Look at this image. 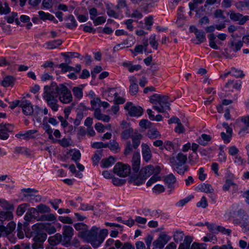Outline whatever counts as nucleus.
<instances>
[{"label": "nucleus", "instance_id": "nucleus-1", "mask_svg": "<svg viewBox=\"0 0 249 249\" xmlns=\"http://www.w3.org/2000/svg\"><path fill=\"white\" fill-rule=\"evenodd\" d=\"M44 98L47 103L48 105L54 111L58 109L59 105L57 97L59 90V85L53 82L50 85L45 86L44 88Z\"/></svg>", "mask_w": 249, "mask_h": 249}, {"label": "nucleus", "instance_id": "nucleus-2", "mask_svg": "<svg viewBox=\"0 0 249 249\" xmlns=\"http://www.w3.org/2000/svg\"><path fill=\"white\" fill-rule=\"evenodd\" d=\"M149 101L154 105L153 109L158 112L163 113L166 110H171L168 96L154 94L150 97Z\"/></svg>", "mask_w": 249, "mask_h": 249}, {"label": "nucleus", "instance_id": "nucleus-3", "mask_svg": "<svg viewBox=\"0 0 249 249\" xmlns=\"http://www.w3.org/2000/svg\"><path fill=\"white\" fill-rule=\"evenodd\" d=\"M157 166L154 167L152 165H148L142 168L139 173V176H131L130 181L133 182L134 185H139L144 182L145 179L155 173Z\"/></svg>", "mask_w": 249, "mask_h": 249}, {"label": "nucleus", "instance_id": "nucleus-4", "mask_svg": "<svg viewBox=\"0 0 249 249\" xmlns=\"http://www.w3.org/2000/svg\"><path fill=\"white\" fill-rule=\"evenodd\" d=\"M99 229L96 227H93L90 230L83 231L79 232L78 236L88 243L91 244L94 248L99 247L97 241L98 240V233Z\"/></svg>", "mask_w": 249, "mask_h": 249}, {"label": "nucleus", "instance_id": "nucleus-5", "mask_svg": "<svg viewBox=\"0 0 249 249\" xmlns=\"http://www.w3.org/2000/svg\"><path fill=\"white\" fill-rule=\"evenodd\" d=\"M36 225L32 227L33 231L31 232V235L33 237V240L35 242L32 246L33 249L43 248L42 244L47 238L46 233L37 231L36 230Z\"/></svg>", "mask_w": 249, "mask_h": 249}, {"label": "nucleus", "instance_id": "nucleus-6", "mask_svg": "<svg viewBox=\"0 0 249 249\" xmlns=\"http://www.w3.org/2000/svg\"><path fill=\"white\" fill-rule=\"evenodd\" d=\"M58 97L60 102L65 104L70 103L73 99L71 90L64 84H59Z\"/></svg>", "mask_w": 249, "mask_h": 249}, {"label": "nucleus", "instance_id": "nucleus-7", "mask_svg": "<svg viewBox=\"0 0 249 249\" xmlns=\"http://www.w3.org/2000/svg\"><path fill=\"white\" fill-rule=\"evenodd\" d=\"M142 136L141 134H136L134 136H132L133 143L131 144L130 141H127L126 143V147L124 151V154L127 155L130 154L134 149H137L140 144V140Z\"/></svg>", "mask_w": 249, "mask_h": 249}, {"label": "nucleus", "instance_id": "nucleus-8", "mask_svg": "<svg viewBox=\"0 0 249 249\" xmlns=\"http://www.w3.org/2000/svg\"><path fill=\"white\" fill-rule=\"evenodd\" d=\"M114 173L121 177H125L130 173V167L121 162L116 164L113 168Z\"/></svg>", "mask_w": 249, "mask_h": 249}, {"label": "nucleus", "instance_id": "nucleus-9", "mask_svg": "<svg viewBox=\"0 0 249 249\" xmlns=\"http://www.w3.org/2000/svg\"><path fill=\"white\" fill-rule=\"evenodd\" d=\"M63 245L68 247L70 245L71 240L73 235V230L71 227L67 225L63 226Z\"/></svg>", "mask_w": 249, "mask_h": 249}, {"label": "nucleus", "instance_id": "nucleus-10", "mask_svg": "<svg viewBox=\"0 0 249 249\" xmlns=\"http://www.w3.org/2000/svg\"><path fill=\"white\" fill-rule=\"evenodd\" d=\"M124 108L128 111V114L132 117L140 116L143 112V109L141 107L132 106L131 103H127Z\"/></svg>", "mask_w": 249, "mask_h": 249}, {"label": "nucleus", "instance_id": "nucleus-11", "mask_svg": "<svg viewBox=\"0 0 249 249\" xmlns=\"http://www.w3.org/2000/svg\"><path fill=\"white\" fill-rule=\"evenodd\" d=\"M176 158L178 162H177L175 157H174L170 158V162L173 166H177V168H178L179 167H181L187 160L186 155H184L181 153H178L177 156Z\"/></svg>", "mask_w": 249, "mask_h": 249}, {"label": "nucleus", "instance_id": "nucleus-12", "mask_svg": "<svg viewBox=\"0 0 249 249\" xmlns=\"http://www.w3.org/2000/svg\"><path fill=\"white\" fill-rule=\"evenodd\" d=\"M19 107L22 108V112L25 115H32L34 113V109L31 103L25 99L20 101Z\"/></svg>", "mask_w": 249, "mask_h": 249}, {"label": "nucleus", "instance_id": "nucleus-13", "mask_svg": "<svg viewBox=\"0 0 249 249\" xmlns=\"http://www.w3.org/2000/svg\"><path fill=\"white\" fill-rule=\"evenodd\" d=\"M230 18L232 21H239L240 25H243L247 20H249V16H243L241 14L236 13L233 11H231Z\"/></svg>", "mask_w": 249, "mask_h": 249}, {"label": "nucleus", "instance_id": "nucleus-14", "mask_svg": "<svg viewBox=\"0 0 249 249\" xmlns=\"http://www.w3.org/2000/svg\"><path fill=\"white\" fill-rule=\"evenodd\" d=\"M169 237L165 233L160 234L159 238L153 242V245L158 248H162L169 240Z\"/></svg>", "mask_w": 249, "mask_h": 249}, {"label": "nucleus", "instance_id": "nucleus-15", "mask_svg": "<svg viewBox=\"0 0 249 249\" xmlns=\"http://www.w3.org/2000/svg\"><path fill=\"white\" fill-rule=\"evenodd\" d=\"M140 155L138 152H134L132 160V167L133 171L138 173L140 170Z\"/></svg>", "mask_w": 249, "mask_h": 249}, {"label": "nucleus", "instance_id": "nucleus-16", "mask_svg": "<svg viewBox=\"0 0 249 249\" xmlns=\"http://www.w3.org/2000/svg\"><path fill=\"white\" fill-rule=\"evenodd\" d=\"M37 213L36 209L34 208H31L29 209L28 212L26 213L24 216V220L25 222L23 224V226L25 228L24 231L26 232L27 226L29 225V223L32 221L34 216L33 214Z\"/></svg>", "mask_w": 249, "mask_h": 249}, {"label": "nucleus", "instance_id": "nucleus-17", "mask_svg": "<svg viewBox=\"0 0 249 249\" xmlns=\"http://www.w3.org/2000/svg\"><path fill=\"white\" fill-rule=\"evenodd\" d=\"M63 239L62 235L57 233L53 236L50 237L48 239V242L52 246H55L59 243H61L63 245Z\"/></svg>", "mask_w": 249, "mask_h": 249}, {"label": "nucleus", "instance_id": "nucleus-18", "mask_svg": "<svg viewBox=\"0 0 249 249\" xmlns=\"http://www.w3.org/2000/svg\"><path fill=\"white\" fill-rule=\"evenodd\" d=\"M160 172V168L157 166V169H156L155 173L151 177L146 183L147 187L151 186L154 183L161 180V178L159 176V174Z\"/></svg>", "mask_w": 249, "mask_h": 249}, {"label": "nucleus", "instance_id": "nucleus-19", "mask_svg": "<svg viewBox=\"0 0 249 249\" xmlns=\"http://www.w3.org/2000/svg\"><path fill=\"white\" fill-rule=\"evenodd\" d=\"M93 114L94 117L98 120H101L104 122H108L110 119L109 116L101 113L100 108H96L94 109Z\"/></svg>", "mask_w": 249, "mask_h": 249}, {"label": "nucleus", "instance_id": "nucleus-20", "mask_svg": "<svg viewBox=\"0 0 249 249\" xmlns=\"http://www.w3.org/2000/svg\"><path fill=\"white\" fill-rule=\"evenodd\" d=\"M176 177L172 174L163 177V181L171 189L173 188V185L176 183Z\"/></svg>", "mask_w": 249, "mask_h": 249}, {"label": "nucleus", "instance_id": "nucleus-21", "mask_svg": "<svg viewBox=\"0 0 249 249\" xmlns=\"http://www.w3.org/2000/svg\"><path fill=\"white\" fill-rule=\"evenodd\" d=\"M65 26L69 29H73L76 27L77 22L74 17L72 15H69L65 19Z\"/></svg>", "mask_w": 249, "mask_h": 249}, {"label": "nucleus", "instance_id": "nucleus-22", "mask_svg": "<svg viewBox=\"0 0 249 249\" xmlns=\"http://www.w3.org/2000/svg\"><path fill=\"white\" fill-rule=\"evenodd\" d=\"M16 225V223L14 221L10 222L6 227L0 225V231L2 232H5L7 234H10L15 230Z\"/></svg>", "mask_w": 249, "mask_h": 249}, {"label": "nucleus", "instance_id": "nucleus-23", "mask_svg": "<svg viewBox=\"0 0 249 249\" xmlns=\"http://www.w3.org/2000/svg\"><path fill=\"white\" fill-rule=\"evenodd\" d=\"M142 146L143 158L145 161H148L151 159L152 157L150 149L146 144L142 143Z\"/></svg>", "mask_w": 249, "mask_h": 249}, {"label": "nucleus", "instance_id": "nucleus-24", "mask_svg": "<svg viewBox=\"0 0 249 249\" xmlns=\"http://www.w3.org/2000/svg\"><path fill=\"white\" fill-rule=\"evenodd\" d=\"M129 80L130 82L129 92L132 95H135L138 90L137 80L134 76H131L130 77Z\"/></svg>", "mask_w": 249, "mask_h": 249}, {"label": "nucleus", "instance_id": "nucleus-25", "mask_svg": "<svg viewBox=\"0 0 249 249\" xmlns=\"http://www.w3.org/2000/svg\"><path fill=\"white\" fill-rule=\"evenodd\" d=\"M37 132V131L36 130H30L24 133L18 134L16 135V137L19 139H23L25 140L33 139L34 138L33 135Z\"/></svg>", "mask_w": 249, "mask_h": 249}, {"label": "nucleus", "instance_id": "nucleus-26", "mask_svg": "<svg viewBox=\"0 0 249 249\" xmlns=\"http://www.w3.org/2000/svg\"><path fill=\"white\" fill-rule=\"evenodd\" d=\"M13 218L12 212L10 211L0 212V224L2 223L4 221L10 220Z\"/></svg>", "mask_w": 249, "mask_h": 249}, {"label": "nucleus", "instance_id": "nucleus-27", "mask_svg": "<svg viewBox=\"0 0 249 249\" xmlns=\"http://www.w3.org/2000/svg\"><path fill=\"white\" fill-rule=\"evenodd\" d=\"M115 161V158L112 156H110L107 159H104L102 160V166L104 168H107L109 166L113 164Z\"/></svg>", "mask_w": 249, "mask_h": 249}, {"label": "nucleus", "instance_id": "nucleus-28", "mask_svg": "<svg viewBox=\"0 0 249 249\" xmlns=\"http://www.w3.org/2000/svg\"><path fill=\"white\" fill-rule=\"evenodd\" d=\"M241 86V82H234V80H230L226 83L225 87L228 89L232 88L238 89L240 88Z\"/></svg>", "mask_w": 249, "mask_h": 249}, {"label": "nucleus", "instance_id": "nucleus-29", "mask_svg": "<svg viewBox=\"0 0 249 249\" xmlns=\"http://www.w3.org/2000/svg\"><path fill=\"white\" fill-rule=\"evenodd\" d=\"M62 43V41L60 39L54 40L51 41L47 42L46 44L47 48L49 49H53L57 48L58 46L61 45Z\"/></svg>", "mask_w": 249, "mask_h": 249}, {"label": "nucleus", "instance_id": "nucleus-30", "mask_svg": "<svg viewBox=\"0 0 249 249\" xmlns=\"http://www.w3.org/2000/svg\"><path fill=\"white\" fill-rule=\"evenodd\" d=\"M14 82V78L12 76H7L1 81V84L4 87H7L12 86Z\"/></svg>", "mask_w": 249, "mask_h": 249}, {"label": "nucleus", "instance_id": "nucleus-31", "mask_svg": "<svg viewBox=\"0 0 249 249\" xmlns=\"http://www.w3.org/2000/svg\"><path fill=\"white\" fill-rule=\"evenodd\" d=\"M72 91L74 97L78 99L83 97V89L79 87H74L72 89Z\"/></svg>", "mask_w": 249, "mask_h": 249}, {"label": "nucleus", "instance_id": "nucleus-32", "mask_svg": "<svg viewBox=\"0 0 249 249\" xmlns=\"http://www.w3.org/2000/svg\"><path fill=\"white\" fill-rule=\"evenodd\" d=\"M230 46L234 52H237L243 46V42L242 41H238L237 42L232 41L230 43Z\"/></svg>", "mask_w": 249, "mask_h": 249}, {"label": "nucleus", "instance_id": "nucleus-33", "mask_svg": "<svg viewBox=\"0 0 249 249\" xmlns=\"http://www.w3.org/2000/svg\"><path fill=\"white\" fill-rule=\"evenodd\" d=\"M108 234V231L106 229H103L100 231L99 235H98V240L97 241L98 244H99V247L101 244V243L104 240L106 236Z\"/></svg>", "mask_w": 249, "mask_h": 249}, {"label": "nucleus", "instance_id": "nucleus-34", "mask_svg": "<svg viewBox=\"0 0 249 249\" xmlns=\"http://www.w3.org/2000/svg\"><path fill=\"white\" fill-rule=\"evenodd\" d=\"M199 190L202 192L206 193H213V189L211 187V185L209 184L203 183L199 188Z\"/></svg>", "mask_w": 249, "mask_h": 249}, {"label": "nucleus", "instance_id": "nucleus-35", "mask_svg": "<svg viewBox=\"0 0 249 249\" xmlns=\"http://www.w3.org/2000/svg\"><path fill=\"white\" fill-rule=\"evenodd\" d=\"M133 133V129L132 128L126 129L121 133V138L124 140L128 139L129 137H131Z\"/></svg>", "mask_w": 249, "mask_h": 249}, {"label": "nucleus", "instance_id": "nucleus-36", "mask_svg": "<svg viewBox=\"0 0 249 249\" xmlns=\"http://www.w3.org/2000/svg\"><path fill=\"white\" fill-rule=\"evenodd\" d=\"M102 157V150H97L95 154L94 155L93 157L92 158L93 162L95 165H97L99 162L100 160Z\"/></svg>", "mask_w": 249, "mask_h": 249}, {"label": "nucleus", "instance_id": "nucleus-37", "mask_svg": "<svg viewBox=\"0 0 249 249\" xmlns=\"http://www.w3.org/2000/svg\"><path fill=\"white\" fill-rule=\"evenodd\" d=\"M58 67L61 69V71L62 72L71 71L74 70V67H71L68 65V64L64 63L59 64Z\"/></svg>", "mask_w": 249, "mask_h": 249}, {"label": "nucleus", "instance_id": "nucleus-38", "mask_svg": "<svg viewBox=\"0 0 249 249\" xmlns=\"http://www.w3.org/2000/svg\"><path fill=\"white\" fill-rule=\"evenodd\" d=\"M148 137L151 139L158 138L160 136V132L156 129H151L148 131Z\"/></svg>", "mask_w": 249, "mask_h": 249}, {"label": "nucleus", "instance_id": "nucleus-39", "mask_svg": "<svg viewBox=\"0 0 249 249\" xmlns=\"http://www.w3.org/2000/svg\"><path fill=\"white\" fill-rule=\"evenodd\" d=\"M196 38L199 41L198 43H201L204 41L205 40V33L202 30H198L197 33L195 34Z\"/></svg>", "mask_w": 249, "mask_h": 249}, {"label": "nucleus", "instance_id": "nucleus-40", "mask_svg": "<svg viewBox=\"0 0 249 249\" xmlns=\"http://www.w3.org/2000/svg\"><path fill=\"white\" fill-rule=\"evenodd\" d=\"M184 237V234L182 231H177L174 235V239L177 243L180 242L182 240Z\"/></svg>", "mask_w": 249, "mask_h": 249}, {"label": "nucleus", "instance_id": "nucleus-41", "mask_svg": "<svg viewBox=\"0 0 249 249\" xmlns=\"http://www.w3.org/2000/svg\"><path fill=\"white\" fill-rule=\"evenodd\" d=\"M37 209L40 213H48L51 211V209L48 206L43 204L38 205Z\"/></svg>", "mask_w": 249, "mask_h": 249}, {"label": "nucleus", "instance_id": "nucleus-42", "mask_svg": "<svg viewBox=\"0 0 249 249\" xmlns=\"http://www.w3.org/2000/svg\"><path fill=\"white\" fill-rule=\"evenodd\" d=\"M10 12V9L9 7L7 2H5L3 5L0 4V13L1 14H7Z\"/></svg>", "mask_w": 249, "mask_h": 249}, {"label": "nucleus", "instance_id": "nucleus-43", "mask_svg": "<svg viewBox=\"0 0 249 249\" xmlns=\"http://www.w3.org/2000/svg\"><path fill=\"white\" fill-rule=\"evenodd\" d=\"M24 196L27 198V200L30 202L38 201V199L40 200L41 197L40 196H35L32 194L24 195Z\"/></svg>", "mask_w": 249, "mask_h": 249}, {"label": "nucleus", "instance_id": "nucleus-44", "mask_svg": "<svg viewBox=\"0 0 249 249\" xmlns=\"http://www.w3.org/2000/svg\"><path fill=\"white\" fill-rule=\"evenodd\" d=\"M149 40H150V44L151 45V46L152 47V48L154 49L157 50L158 49V42L156 40V35H151L150 37Z\"/></svg>", "mask_w": 249, "mask_h": 249}, {"label": "nucleus", "instance_id": "nucleus-45", "mask_svg": "<svg viewBox=\"0 0 249 249\" xmlns=\"http://www.w3.org/2000/svg\"><path fill=\"white\" fill-rule=\"evenodd\" d=\"M61 54L66 58H69L70 57H79L80 54L75 52H67L62 53Z\"/></svg>", "mask_w": 249, "mask_h": 249}, {"label": "nucleus", "instance_id": "nucleus-46", "mask_svg": "<svg viewBox=\"0 0 249 249\" xmlns=\"http://www.w3.org/2000/svg\"><path fill=\"white\" fill-rule=\"evenodd\" d=\"M41 220L42 221H54L56 219L55 216L54 215V214L52 213H49L48 214H45L43 215H42L41 218Z\"/></svg>", "mask_w": 249, "mask_h": 249}, {"label": "nucleus", "instance_id": "nucleus-47", "mask_svg": "<svg viewBox=\"0 0 249 249\" xmlns=\"http://www.w3.org/2000/svg\"><path fill=\"white\" fill-rule=\"evenodd\" d=\"M27 207V204L24 203L20 205H19L17 210V214L18 215H22L25 212L26 210V208Z\"/></svg>", "mask_w": 249, "mask_h": 249}, {"label": "nucleus", "instance_id": "nucleus-48", "mask_svg": "<svg viewBox=\"0 0 249 249\" xmlns=\"http://www.w3.org/2000/svg\"><path fill=\"white\" fill-rule=\"evenodd\" d=\"M45 231L49 234H53L56 231V229L54 226L46 225L44 227Z\"/></svg>", "mask_w": 249, "mask_h": 249}, {"label": "nucleus", "instance_id": "nucleus-49", "mask_svg": "<svg viewBox=\"0 0 249 249\" xmlns=\"http://www.w3.org/2000/svg\"><path fill=\"white\" fill-rule=\"evenodd\" d=\"M223 12V11L221 9L216 10L213 13L214 17L216 18H219L221 19H224L226 17L224 15Z\"/></svg>", "mask_w": 249, "mask_h": 249}, {"label": "nucleus", "instance_id": "nucleus-50", "mask_svg": "<svg viewBox=\"0 0 249 249\" xmlns=\"http://www.w3.org/2000/svg\"><path fill=\"white\" fill-rule=\"evenodd\" d=\"M95 26H97L102 23H104L106 21V18L104 17H99L97 18H94V19H92Z\"/></svg>", "mask_w": 249, "mask_h": 249}, {"label": "nucleus", "instance_id": "nucleus-51", "mask_svg": "<svg viewBox=\"0 0 249 249\" xmlns=\"http://www.w3.org/2000/svg\"><path fill=\"white\" fill-rule=\"evenodd\" d=\"M153 191L154 192H155L157 193H161L164 192L165 188L162 185L157 184L153 187Z\"/></svg>", "mask_w": 249, "mask_h": 249}, {"label": "nucleus", "instance_id": "nucleus-52", "mask_svg": "<svg viewBox=\"0 0 249 249\" xmlns=\"http://www.w3.org/2000/svg\"><path fill=\"white\" fill-rule=\"evenodd\" d=\"M91 146L93 148L99 149L101 148H106L108 146V144L104 143L102 142H93Z\"/></svg>", "mask_w": 249, "mask_h": 249}, {"label": "nucleus", "instance_id": "nucleus-53", "mask_svg": "<svg viewBox=\"0 0 249 249\" xmlns=\"http://www.w3.org/2000/svg\"><path fill=\"white\" fill-rule=\"evenodd\" d=\"M101 101L100 99L98 97L92 99L90 101V104L91 105V109L94 110V107L97 106V105H99V106H100Z\"/></svg>", "mask_w": 249, "mask_h": 249}, {"label": "nucleus", "instance_id": "nucleus-54", "mask_svg": "<svg viewBox=\"0 0 249 249\" xmlns=\"http://www.w3.org/2000/svg\"><path fill=\"white\" fill-rule=\"evenodd\" d=\"M151 123L148 120L142 119V120L140 123V126L143 128L146 129L148 128L150 125Z\"/></svg>", "mask_w": 249, "mask_h": 249}, {"label": "nucleus", "instance_id": "nucleus-55", "mask_svg": "<svg viewBox=\"0 0 249 249\" xmlns=\"http://www.w3.org/2000/svg\"><path fill=\"white\" fill-rule=\"evenodd\" d=\"M83 118V114L81 112H78L77 114L76 117L74 120L73 123L76 126H78L80 124L81 121Z\"/></svg>", "mask_w": 249, "mask_h": 249}, {"label": "nucleus", "instance_id": "nucleus-56", "mask_svg": "<svg viewBox=\"0 0 249 249\" xmlns=\"http://www.w3.org/2000/svg\"><path fill=\"white\" fill-rule=\"evenodd\" d=\"M18 14L17 13L13 12L11 16L6 17L5 18L7 20V22L8 23H12L14 22V20H15V18L17 17Z\"/></svg>", "mask_w": 249, "mask_h": 249}, {"label": "nucleus", "instance_id": "nucleus-57", "mask_svg": "<svg viewBox=\"0 0 249 249\" xmlns=\"http://www.w3.org/2000/svg\"><path fill=\"white\" fill-rule=\"evenodd\" d=\"M74 227L77 231L82 230V231H86V230L87 228V226L86 225H85L84 223H80L75 224L74 225Z\"/></svg>", "mask_w": 249, "mask_h": 249}, {"label": "nucleus", "instance_id": "nucleus-58", "mask_svg": "<svg viewBox=\"0 0 249 249\" xmlns=\"http://www.w3.org/2000/svg\"><path fill=\"white\" fill-rule=\"evenodd\" d=\"M59 121L61 122V125L63 128H66L68 126V122L66 118L62 116H59L57 117Z\"/></svg>", "mask_w": 249, "mask_h": 249}, {"label": "nucleus", "instance_id": "nucleus-59", "mask_svg": "<svg viewBox=\"0 0 249 249\" xmlns=\"http://www.w3.org/2000/svg\"><path fill=\"white\" fill-rule=\"evenodd\" d=\"M175 131L176 132L178 133L179 134L183 133L184 132V127L180 122L177 124V126L176 127Z\"/></svg>", "mask_w": 249, "mask_h": 249}, {"label": "nucleus", "instance_id": "nucleus-60", "mask_svg": "<svg viewBox=\"0 0 249 249\" xmlns=\"http://www.w3.org/2000/svg\"><path fill=\"white\" fill-rule=\"evenodd\" d=\"M59 220L63 223L72 224V220L68 216H59Z\"/></svg>", "mask_w": 249, "mask_h": 249}, {"label": "nucleus", "instance_id": "nucleus-61", "mask_svg": "<svg viewBox=\"0 0 249 249\" xmlns=\"http://www.w3.org/2000/svg\"><path fill=\"white\" fill-rule=\"evenodd\" d=\"M112 183L114 185L117 186H120L124 184L125 183V180L122 179H119L116 178H113L112 179Z\"/></svg>", "mask_w": 249, "mask_h": 249}, {"label": "nucleus", "instance_id": "nucleus-62", "mask_svg": "<svg viewBox=\"0 0 249 249\" xmlns=\"http://www.w3.org/2000/svg\"><path fill=\"white\" fill-rule=\"evenodd\" d=\"M107 144V147L111 150H116L119 148V144L115 141L110 142Z\"/></svg>", "mask_w": 249, "mask_h": 249}, {"label": "nucleus", "instance_id": "nucleus-63", "mask_svg": "<svg viewBox=\"0 0 249 249\" xmlns=\"http://www.w3.org/2000/svg\"><path fill=\"white\" fill-rule=\"evenodd\" d=\"M197 207H201L203 208H206L208 206L207 199L205 196H203L200 202L196 204Z\"/></svg>", "mask_w": 249, "mask_h": 249}, {"label": "nucleus", "instance_id": "nucleus-64", "mask_svg": "<svg viewBox=\"0 0 249 249\" xmlns=\"http://www.w3.org/2000/svg\"><path fill=\"white\" fill-rule=\"evenodd\" d=\"M133 22V20L132 19H128L124 21V24L126 26V28L130 31H132L133 30V26L132 25V23Z\"/></svg>", "mask_w": 249, "mask_h": 249}]
</instances>
